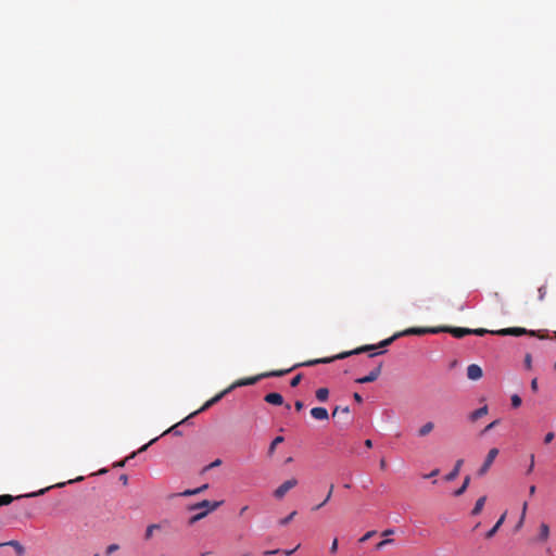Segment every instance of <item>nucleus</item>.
Returning a JSON list of instances; mask_svg holds the SVG:
<instances>
[{"mask_svg":"<svg viewBox=\"0 0 556 556\" xmlns=\"http://www.w3.org/2000/svg\"><path fill=\"white\" fill-rule=\"evenodd\" d=\"M289 371H291V369L273 370V371H268V372H263V374L256 375L254 377L239 379V380L235 381L231 386H229L227 389H225L224 391L219 392L214 397H212L211 400L205 402V404L200 409H198L197 412L192 413L189 417H192V416L197 415L198 413H201V412L210 408L212 405H214L217 402H219L226 394H228L230 391H232L233 389H236L238 387L255 384L257 381H260L263 378L281 377V376L288 374Z\"/></svg>","mask_w":556,"mask_h":556,"instance_id":"1","label":"nucleus"},{"mask_svg":"<svg viewBox=\"0 0 556 556\" xmlns=\"http://www.w3.org/2000/svg\"><path fill=\"white\" fill-rule=\"evenodd\" d=\"M377 346L376 345H364V346H361V348H357L353 351H348V352H342L340 354H338L337 356H333V357H325V358H316V359H312V361H307V362H304V363H301V364H296L294 365L292 368H290L291 370L293 368H296L299 366H314V365H317V364H327V363H330L334 359H343V358H346L351 355H355V354H359V353H363V352H367V351H372V350H376Z\"/></svg>","mask_w":556,"mask_h":556,"instance_id":"2","label":"nucleus"},{"mask_svg":"<svg viewBox=\"0 0 556 556\" xmlns=\"http://www.w3.org/2000/svg\"><path fill=\"white\" fill-rule=\"evenodd\" d=\"M222 504H223V501L210 502L207 500H204L200 503H197V504L190 506V508H189L190 510L201 509L200 513H198L197 515H194L190 518V523L192 525V523L203 519L204 517L207 516V514L210 511L216 510Z\"/></svg>","mask_w":556,"mask_h":556,"instance_id":"3","label":"nucleus"},{"mask_svg":"<svg viewBox=\"0 0 556 556\" xmlns=\"http://www.w3.org/2000/svg\"><path fill=\"white\" fill-rule=\"evenodd\" d=\"M441 332V329H439V327H434V328H408L402 332H397L395 334H393L391 338L389 339H386L383 341L380 342L379 346L380 348H384L389 344H391L395 339L402 337V336H410V334H416V336H422V334H426V333H439Z\"/></svg>","mask_w":556,"mask_h":556,"instance_id":"4","label":"nucleus"},{"mask_svg":"<svg viewBox=\"0 0 556 556\" xmlns=\"http://www.w3.org/2000/svg\"><path fill=\"white\" fill-rule=\"evenodd\" d=\"M492 334H497V336H522V334H530V336H535V331L533 330H527L525 328H520V327H514V328H505V329H501V330H496L494 332H492Z\"/></svg>","mask_w":556,"mask_h":556,"instance_id":"5","label":"nucleus"},{"mask_svg":"<svg viewBox=\"0 0 556 556\" xmlns=\"http://www.w3.org/2000/svg\"><path fill=\"white\" fill-rule=\"evenodd\" d=\"M497 455L498 450L496 447H493L489 451L483 465L478 470L479 476H484L488 472Z\"/></svg>","mask_w":556,"mask_h":556,"instance_id":"6","label":"nucleus"},{"mask_svg":"<svg viewBox=\"0 0 556 556\" xmlns=\"http://www.w3.org/2000/svg\"><path fill=\"white\" fill-rule=\"evenodd\" d=\"M298 484V480L295 478L289 479L285 481L281 485H279L275 492L274 496L278 500L282 498L288 491L293 489Z\"/></svg>","mask_w":556,"mask_h":556,"instance_id":"7","label":"nucleus"},{"mask_svg":"<svg viewBox=\"0 0 556 556\" xmlns=\"http://www.w3.org/2000/svg\"><path fill=\"white\" fill-rule=\"evenodd\" d=\"M441 329V332H448L455 338H464L467 334H471V331L469 328H460V327H439Z\"/></svg>","mask_w":556,"mask_h":556,"instance_id":"8","label":"nucleus"},{"mask_svg":"<svg viewBox=\"0 0 556 556\" xmlns=\"http://www.w3.org/2000/svg\"><path fill=\"white\" fill-rule=\"evenodd\" d=\"M382 364L375 367L367 376L356 379L357 383H369L378 379L381 374Z\"/></svg>","mask_w":556,"mask_h":556,"instance_id":"9","label":"nucleus"},{"mask_svg":"<svg viewBox=\"0 0 556 556\" xmlns=\"http://www.w3.org/2000/svg\"><path fill=\"white\" fill-rule=\"evenodd\" d=\"M483 372L479 365L471 364L467 367V377L470 380H479Z\"/></svg>","mask_w":556,"mask_h":556,"instance_id":"10","label":"nucleus"},{"mask_svg":"<svg viewBox=\"0 0 556 556\" xmlns=\"http://www.w3.org/2000/svg\"><path fill=\"white\" fill-rule=\"evenodd\" d=\"M548 538H549V527L547 523L542 522L540 525L539 535L533 540V542L544 543L548 540Z\"/></svg>","mask_w":556,"mask_h":556,"instance_id":"11","label":"nucleus"},{"mask_svg":"<svg viewBox=\"0 0 556 556\" xmlns=\"http://www.w3.org/2000/svg\"><path fill=\"white\" fill-rule=\"evenodd\" d=\"M311 416L316 420H328V410L324 407H314L311 409Z\"/></svg>","mask_w":556,"mask_h":556,"instance_id":"12","label":"nucleus"},{"mask_svg":"<svg viewBox=\"0 0 556 556\" xmlns=\"http://www.w3.org/2000/svg\"><path fill=\"white\" fill-rule=\"evenodd\" d=\"M264 400L268 404H273V405H281V404H283L282 395L279 394V393H276V392L266 394Z\"/></svg>","mask_w":556,"mask_h":556,"instance_id":"13","label":"nucleus"},{"mask_svg":"<svg viewBox=\"0 0 556 556\" xmlns=\"http://www.w3.org/2000/svg\"><path fill=\"white\" fill-rule=\"evenodd\" d=\"M1 544H2V546L13 547L18 556H23L25 554V548L18 541L12 540V541L4 542Z\"/></svg>","mask_w":556,"mask_h":556,"instance_id":"14","label":"nucleus"},{"mask_svg":"<svg viewBox=\"0 0 556 556\" xmlns=\"http://www.w3.org/2000/svg\"><path fill=\"white\" fill-rule=\"evenodd\" d=\"M463 464H464V460L458 459L456 462L453 470L445 476V480L453 481L454 479H456V477L459 475V470H460V467L463 466Z\"/></svg>","mask_w":556,"mask_h":556,"instance_id":"15","label":"nucleus"},{"mask_svg":"<svg viewBox=\"0 0 556 556\" xmlns=\"http://www.w3.org/2000/svg\"><path fill=\"white\" fill-rule=\"evenodd\" d=\"M485 501H486V496L479 497L475 504L473 509L471 510V515H473V516L479 515L484 507Z\"/></svg>","mask_w":556,"mask_h":556,"instance_id":"16","label":"nucleus"},{"mask_svg":"<svg viewBox=\"0 0 556 556\" xmlns=\"http://www.w3.org/2000/svg\"><path fill=\"white\" fill-rule=\"evenodd\" d=\"M434 429V424L432 421H428L425 425H422L418 430L419 437H426L428 435L432 430Z\"/></svg>","mask_w":556,"mask_h":556,"instance_id":"17","label":"nucleus"},{"mask_svg":"<svg viewBox=\"0 0 556 556\" xmlns=\"http://www.w3.org/2000/svg\"><path fill=\"white\" fill-rule=\"evenodd\" d=\"M486 413H488V406H483V407H480V408H478V409L473 410V412L470 414L469 418H470V420H471V421H476V420H478L479 418H481V417H483L484 415H486Z\"/></svg>","mask_w":556,"mask_h":556,"instance_id":"18","label":"nucleus"},{"mask_svg":"<svg viewBox=\"0 0 556 556\" xmlns=\"http://www.w3.org/2000/svg\"><path fill=\"white\" fill-rule=\"evenodd\" d=\"M505 516H506V514L502 515L501 518L497 520V522L494 525V527L486 532V534H485L486 539H491L497 532V530L500 529V527L503 525V522L505 520Z\"/></svg>","mask_w":556,"mask_h":556,"instance_id":"19","label":"nucleus"},{"mask_svg":"<svg viewBox=\"0 0 556 556\" xmlns=\"http://www.w3.org/2000/svg\"><path fill=\"white\" fill-rule=\"evenodd\" d=\"M329 396V390L327 388H319L316 391V399L320 402H326Z\"/></svg>","mask_w":556,"mask_h":556,"instance_id":"20","label":"nucleus"},{"mask_svg":"<svg viewBox=\"0 0 556 556\" xmlns=\"http://www.w3.org/2000/svg\"><path fill=\"white\" fill-rule=\"evenodd\" d=\"M469 482H470V477L467 476L465 479H464V482L463 484L460 485L459 489H457L455 492H454V495L455 496H460L462 494L465 493V491L467 490L468 485H469Z\"/></svg>","mask_w":556,"mask_h":556,"instance_id":"21","label":"nucleus"},{"mask_svg":"<svg viewBox=\"0 0 556 556\" xmlns=\"http://www.w3.org/2000/svg\"><path fill=\"white\" fill-rule=\"evenodd\" d=\"M157 529H160V525L153 523V525L148 526L146 533H144V539L150 540L153 535L154 530H157Z\"/></svg>","mask_w":556,"mask_h":556,"instance_id":"22","label":"nucleus"},{"mask_svg":"<svg viewBox=\"0 0 556 556\" xmlns=\"http://www.w3.org/2000/svg\"><path fill=\"white\" fill-rule=\"evenodd\" d=\"M333 488H334V486H333V484H331V485H330V488H329V492H328V494H327V495H325V500H324V502H321L320 504H318L317 506H315V507L313 508L314 510H317V509L321 508L324 505H326V503H328V501H329V500L331 498V496H332Z\"/></svg>","mask_w":556,"mask_h":556,"instance_id":"23","label":"nucleus"},{"mask_svg":"<svg viewBox=\"0 0 556 556\" xmlns=\"http://www.w3.org/2000/svg\"><path fill=\"white\" fill-rule=\"evenodd\" d=\"M13 500L14 497L10 494L0 495V506L11 504Z\"/></svg>","mask_w":556,"mask_h":556,"instance_id":"24","label":"nucleus"},{"mask_svg":"<svg viewBox=\"0 0 556 556\" xmlns=\"http://www.w3.org/2000/svg\"><path fill=\"white\" fill-rule=\"evenodd\" d=\"M283 442V437H276L273 442L270 443V446H269V453H274L276 446L279 444V443H282Z\"/></svg>","mask_w":556,"mask_h":556,"instance_id":"25","label":"nucleus"},{"mask_svg":"<svg viewBox=\"0 0 556 556\" xmlns=\"http://www.w3.org/2000/svg\"><path fill=\"white\" fill-rule=\"evenodd\" d=\"M527 507H528V504L525 503L523 506H522V513H521L520 520L518 521V523L516 526V530H519L522 527V525H523Z\"/></svg>","mask_w":556,"mask_h":556,"instance_id":"26","label":"nucleus"},{"mask_svg":"<svg viewBox=\"0 0 556 556\" xmlns=\"http://www.w3.org/2000/svg\"><path fill=\"white\" fill-rule=\"evenodd\" d=\"M295 515H296V511L294 510L291 514H289L287 517L280 519L279 525L287 526L294 518Z\"/></svg>","mask_w":556,"mask_h":556,"instance_id":"27","label":"nucleus"},{"mask_svg":"<svg viewBox=\"0 0 556 556\" xmlns=\"http://www.w3.org/2000/svg\"><path fill=\"white\" fill-rule=\"evenodd\" d=\"M546 293H547V289H546V286H542L538 289V298H539V301H544L545 296H546Z\"/></svg>","mask_w":556,"mask_h":556,"instance_id":"28","label":"nucleus"},{"mask_svg":"<svg viewBox=\"0 0 556 556\" xmlns=\"http://www.w3.org/2000/svg\"><path fill=\"white\" fill-rule=\"evenodd\" d=\"M339 413L349 414L350 413L349 406H345V407L337 406L332 412V416L336 417Z\"/></svg>","mask_w":556,"mask_h":556,"instance_id":"29","label":"nucleus"},{"mask_svg":"<svg viewBox=\"0 0 556 556\" xmlns=\"http://www.w3.org/2000/svg\"><path fill=\"white\" fill-rule=\"evenodd\" d=\"M471 331V334H476V336H484L485 333H492L493 331H489L486 329H483V328H478V329H470Z\"/></svg>","mask_w":556,"mask_h":556,"instance_id":"30","label":"nucleus"},{"mask_svg":"<svg viewBox=\"0 0 556 556\" xmlns=\"http://www.w3.org/2000/svg\"><path fill=\"white\" fill-rule=\"evenodd\" d=\"M510 400L513 407L517 408L521 405V397L518 394H514Z\"/></svg>","mask_w":556,"mask_h":556,"instance_id":"31","label":"nucleus"},{"mask_svg":"<svg viewBox=\"0 0 556 556\" xmlns=\"http://www.w3.org/2000/svg\"><path fill=\"white\" fill-rule=\"evenodd\" d=\"M119 549V545L118 544H110L106 549H105V554L109 556L111 554H113L114 552L118 551Z\"/></svg>","mask_w":556,"mask_h":556,"instance_id":"32","label":"nucleus"},{"mask_svg":"<svg viewBox=\"0 0 556 556\" xmlns=\"http://www.w3.org/2000/svg\"><path fill=\"white\" fill-rule=\"evenodd\" d=\"M375 534H376V531H375V530L368 531V532H366V533H365V534L359 539V542H361V543H364V542H366L367 540H369L370 538H372Z\"/></svg>","mask_w":556,"mask_h":556,"instance_id":"33","label":"nucleus"},{"mask_svg":"<svg viewBox=\"0 0 556 556\" xmlns=\"http://www.w3.org/2000/svg\"><path fill=\"white\" fill-rule=\"evenodd\" d=\"M301 380H302V375H301V374H299V375L294 376V377L291 379V381H290V386H291L292 388H294V387L299 386V383L301 382Z\"/></svg>","mask_w":556,"mask_h":556,"instance_id":"34","label":"nucleus"},{"mask_svg":"<svg viewBox=\"0 0 556 556\" xmlns=\"http://www.w3.org/2000/svg\"><path fill=\"white\" fill-rule=\"evenodd\" d=\"M393 542L392 539H384L382 540L381 542H379L377 545H376V548L377 549H381L382 547H384L386 545L388 544H391Z\"/></svg>","mask_w":556,"mask_h":556,"instance_id":"35","label":"nucleus"},{"mask_svg":"<svg viewBox=\"0 0 556 556\" xmlns=\"http://www.w3.org/2000/svg\"><path fill=\"white\" fill-rule=\"evenodd\" d=\"M338 546H339L338 539L334 538L332 541V544L330 546V553L336 554L338 552Z\"/></svg>","mask_w":556,"mask_h":556,"instance_id":"36","label":"nucleus"},{"mask_svg":"<svg viewBox=\"0 0 556 556\" xmlns=\"http://www.w3.org/2000/svg\"><path fill=\"white\" fill-rule=\"evenodd\" d=\"M554 437H555L554 432L546 433L544 437V443L545 444L551 443L554 440Z\"/></svg>","mask_w":556,"mask_h":556,"instance_id":"37","label":"nucleus"},{"mask_svg":"<svg viewBox=\"0 0 556 556\" xmlns=\"http://www.w3.org/2000/svg\"><path fill=\"white\" fill-rule=\"evenodd\" d=\"M195 494H198V491H195V489H194V490H186V491L179 493L178 495H180V496H191V495H195Z\"/></svg>","mask_w":556,"mask_h":556,"instance_id":"38","label":"nucleus"},{"mask_svg":"<svg viewBox=\"0 0 556 556\" xmlns=\"http://www.w3.org/2000/svg\"><path fill=\"white\" fill-rule=\"evenodd\" d=\"M222 464V460L220 459H215L213 463H211L208 466H206L204 468V470H208L211 468H214V467H217Z\"/></svg>","mask_w":556,"mask_h":556,"instance_id":"39","label":"nucleus"},{"mask_svg":"<svg viewBox=\"0 0 556 556\" xmlns=\"http://www.w3.org/2000/svg\"><path fill=\"white\" fill-rule=\"evenodd\" d=\"M533 468H534V454H531L530 455V465L528 466L527 472L528 473L532 472Z\"/></svg>","mask_w":556,"mask_h":556,"instance_id":"40","label":"nucleus"},{"mask_svg":"<svg viewBox=\"0 0 556 556\" xmlns=\"http://www.w3.org/2000/svg\"><path fill=\"white\" fill-rule=\"evenodd\" d=\"M156 440H157V438L152 439L148 444H144L142 447H140L138 452L146 451L148 448V446L151 445L152 443H154Z\"/></svg>","mask_w":556,"mask_h":556,"instance_id":"41","label":"nucleus"},{"mask_svg":"<svg viewBox=\"0 0 556 556\" xmlns=\"http://www.w3.org/2000/svg\"><path fill=\"white\" fill-rule=\"evenodd\" d=\"M439 472H440V470H439V469H434V470H432L429 475H425V476H424V478H426V479H427V478L435 477V476H438V475H439Z\"/></svg>","mask_w":556,"mask_h":556,"instance_id":"42","label":"nucleus"},{"mask_svg":"<svg viewBox=\"0 0 556 556\" xmlns=\"http://www.w3.org/2000/svg\"><path fill=\"white\" fill-rule=\"evenodd\" d=\"M538 388H539V387H538V379H536V378H534V379H532V381H531V389H532V391L536 392V391H538Z\"/></svg>","mask_w":556,"mask_h":556,"instance_id":"43","label":"nucleus"},{"mask_svg":"<svg viewBox=\"0 0 556 556\" xmlns=\"http://www.w3.org/2000/svg\"><path fill=\"white\" fill-rule=\"evenodd\" d=\"M294 407H295L296 410H301L304 407V404H303L302 401H296L294 403Z\"/></svg>","mask_w":556,"mask_h":556,"instance_id":"44","label":"nucleus"},{"mask_svg":"<svg viewBox=\"0 0 556 556\" xmlns=\"http://www.w3.org/2000/svg\"><path fill=\"white\" fill-rule=\"evenodd\" d=\"M353 397H354L355 402H357L358 404L363 403V397L361 394L354 393Z\"/></svg>","mask_w":556,"mask_h":556,"instance_id":"45","label":"nucleus"},{"mask_svg":"<svg viewBox=\"0 0 556 556\" xmlns=\"http://www.w3.org/2000/svg\"><path fill=\"white\" fill-rule=\"evenodd\" d=\"M497 422H498V420H495V421H493V422L489 424V425L485 427L484 432H486V431L491 430L493 427H495V425H496Z\"/></svg>","mask_w":556,"mask_h":556,"instance_id":"46","label":"nucleus"},{"mask_svg":"<svg viewBox=\"0 0 556 556\" xmlns=\"http://www.w3.org/2000/svg\"><path fill=\"white\" fill-rule=\"evenodd\" d=\"M299 546H300V545H298V546H296L295 548H293V549H287V551H283V554H285L286 556H290V555H292V554H293V553L299 548Z\"/></svg>","mask_w":556,"mask_h":556,"instance_id":"47","label":"nucleus"},{"mask_svg":"<svg viewBox=\"0 0 556 556\" xmlns=\"http://www.w3.org/2000/svg\"><path fill=\"white\" fill-rule=\"evenodd\" d=\"M394 533V530L393 529H387L382 532V535L383 536H389V535H392Z\"/></svg>","mask_w":556,"mask_h":556,"instance_id":"48","label":"nucleus"},{"mask_svg":"<svg viewBox=\"0 0 556 556\" xmlns=\"http://www.w3.org/2000/svg\"><path fill=\"white\" fill-rule=\"evenodd\" d=\"M207 488H208L207 484H203L202 486L197 488L195 491H198V494H199V493L203 492L204 490H206Z\"/></svg>","mask_w":556,"mask_h":556,"instance_id":"49","label":"nucleus"},{"mask_svg":"<svg viewBox=\"0 0 556 556\" xmlns=\"http://www.w3.org/2000/svg\"><path fill=\"white\" fill-rule=\"evenodd\" d=\"M379 465H380V468H381L382 470H384V469L387 468V462H386V459H383V458H382V459L380 460V464H379Z\"/></svg>","mask_w":556,"mask_h":556,"instance_id":"50","label":"nucleus"},{"mask_svg":"<svg viewBox=\"0 0 556 556\" xmlns=\"http://www.w3.org/2000/svg\"><path fill=\"white\" fill-rule=\"evenodd\" d=\"M119 480L123 482V484H127V482H128V478L126 475H122Z\"/></svg>","mask_w":556,"mask_h":556,"instance_id":"51","label":"nucleus"},{"mask_svg":"<svg viewBox=\"0 0 556 556\" xmlns=\"http://www.w3.org/2000/svg\"><path fill=\"white\" fill-rule=\"evenodd\" d=\"M280 551L279 549H274V551H266L264 554L265 555H275V554H278Z\"/></svg>","mask_w":556,"mask_h":556,"instance_id":"52","label":"nucleus"},{"mask_svg":"<svg viewBox=\"0 0 556 556\" xmlns=\"http://www.w3.org/2000/svg\"><path fill=\"white\" fill-rule=\"evenodd\" d=\"M46 490H40L39 492H34V493H30L28 494L27 496H37V495H40V494H43Z\"/></svg>","mask_w":556,"mask_h":556,"instance_id":"53","label":"nucleus"},{"mask_svg":"<svg viewBox=\"0 0 556 556\" xmlns=\"http://www.w3.org/2000/svg\"><path fill=\"white\" fill-rule=\"evenodd\" d=\"M365 446H366V447H368V448L372 447V441H371V440H369V439H367V440L365 441Z\"/></svg>","mask_w":556,"mask_h":556,"instance_id":"54","label":"nucleus"},{"mask_svg":"<svg viewBox=\"0 0 556 556\" xmlns=\"http://www.w3.org/2000/svg\"><path fill=\"white\" fill-rule=\"evenodd\" d=\"M535 490H536L535 485H531V486L529 488V493H530V495H533V494L535 493Z\"/></svg>","mask_w":556,"mask_h":556,"instance_id":"55","label":"nucleus"},{"mask_svg":"<svg viewBox=\"0 0 556 556\" xmlns=\"http://www.w3.org/2000/svg\"><path fill=\"white\" fill-rule=\"evenodd\" d=\"M248 506H243L241 509H240V516H242L247 510H248Z\"/></svg>","mask_w":556,"mask_h":556,"instance_id":"56","label":"nucleus"},{"mask_svg":"<svg viewBox=\"0 0 556 556\" xmlns=\"http://www.w3.org/2000/svg\"><path fill=\"white\" fill-rule=\"evenodd\" d=\"M178 425H179V424H177V425H175V426L170 427V428H169L168 430H166L163 434H166V433H167V432H169V431H175V428H176Z\"/></svg>","mask_w":556,"mask_h":556,"instance_id":"57","label":"nucleus"},{"mask_svg":"<svg viewBox=\"0 0 556 556\" xmlns=\"http://www.w3.org/2000/svg\"><path fill=\"white\" fill-rule=\"evenodd\" d=\"M526 363H527L528 366L531 363V356L529 354L526 356Z\"/></svg>","mask_w":556,"mask_h":556,"instance_id":"58","label":"nucleus"},{"mask_svg":"<svg viewBox=\"0 0 556 556\" xmlns=\"http://www.w3.org/2000/svg\"><path fill=\"white\" fill-rule=\"evenodd\" d=\"M382 353H383V351L377 352V353H371L370 356H375V355L382 354Z\"/></svg>","mask_w":556,"mask_h":556,"instance_id":"59","label":"nucleus"},{"mask_svg":"<svg viewBox=\"0 0 556 556\" xmlns=\"http://www.w3.org/2000/svg\"><path fill=\"white\" fill-rule=\"evenodd\" d=\"M208 554H210V552H204L200 556H207Z\"/></svg>","mask_w":556,"mask_h":556,"instance_id":"60","label":"nucleus"},{"mask_svg":"<svg viewBox=\"0 0 556 556\" xmlns=\"http://www.w3.org/2000/svg\"><path fill=\"white\" fill-rule=\"evenodd\" d=\"M124 465H125V460L117 464V466H124Z\"/></svg>","mask_w":556,"mask_h":556,"instance_id":"61","label":"nucleus"},{"mask_svg":"<svg viewBox=\"0 0 556 556\" xmlns=\"http://www.w3.org/2000/svg\"><path fill=\"white\" fill-rule=\"evenodd\" d=\"M93 556H99V554H94Z\"/></svg>","mask_w":556,"mask_h":556,"instance_id":"62","label":"nucleus"},{"mask_svg":"<svg viewBox=\"0 0 556 556\" xmlns=\"http://www.w3.org/2000/svg\"><path fill=\"white\" fill-rule=\"evenodd\" d=\"M0 547H2V544L0 543Z\"/></svg>","mask_w":556,"mask_h":556,"instance_id":"63","label":"nucleus"}]
</instances>
